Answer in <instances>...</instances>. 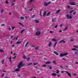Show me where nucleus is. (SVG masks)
I'll use <instances>...</instances> for the list:
<instances>
[{
    "instance_id": "obj_1",
    "label": "nucleus",
    "mask_w": 78,
    "mask_h": 78,
    "mask_svg": "<svg viewBox=\"0 0 78 78\" xmlns=\"http://www.w3.org/2000/svg\"><path fill=\"white\" fill-rule=\"evenodd\" d=\"M24 66H25V64H23V62H20L17 66V67L18 69H20L21 67H23Z\"/></svg>"
},
{
    "instance_id": "obj_2",
    "label": "nucleus",
    "mask_w": 78,
    "mask_h": 78,
    "mask_svg": "<svg viewBox=\"0 0 78 78\" xmlns=\"http://www.w3.org/2000/svg\"><path fill=\"white\" fill-rule=\"evenodd\" d=\"M68 53H61L60 54V57H62V56H67V55H68Z\"/></svg>"
},
{
    "instance_id": "obj_3",
    "label": "nucleus",
    "mask_w": 78,
    "mask_h": 78,
    "mask_svg": "<svg viewBox=\"0 0 78 78\" xmlns=\"http://www.w3.org/2000/svg\"><path fill=\"white\" fill-rule=\"evenodd\" d=\"M36 36H39L41 34V31L38 30L37 31L35 34Z\"/></svg>"
},
{
    "instance_id": "obj_4",
    "label": "nucleus",
    "mask_w": 78,
    "mask_h": 78,
    "mask_svg": "<svg viewBox=\"0 0 78 78\" xmlns=\"http://www.w3.org/2000/svg\"><path fill=\"white\" fill-rule=\"evenodd\" d=\"M47 12L44 11L43 14V17H45V16H46V13Z\"/></svg>"
},
{
    "instance_id": "obj_5",
    "label": "nucleus",
    "mask_w": 78,
    "mask_h": 78,
    "mask_svg": "<svg viewBox=\"0 0 78 78\" xmlns=\"http://www.w3.org/2000/svg\"><path fill=\"white\" fill-rule=\"evenodd\" d=\"M44 6H48V4L46 2H44Z\"/></svg>"
},
{
    "instance_id": "obj_6",
    "label": "nucleus",
    "mask_w": 78,
    "mask_h": 78,
    "mask_svg": "<svg viewBox=\"0 0 78 78\" xmlns=\"http://www.w3.org/2000/svg\"><path fill=\"white\" fill-rule=\"evenodd\" d=\"M66 73H67L69 76L70 77H71V74H70V73H69L67 72V71H66Z\"/></svg>"
},
{
    "instance_id": "obj_7",
    "label": "nucleus",
    "mask_w": 78,
    "mask_h": 78,
    "mask_svg": "<svg viewBox=\"0 0 78 78\" xmlns=\"http://www.w3.org/2000/svg\"><path fill=\"white\" fill-rule=\"evenodd\" d=\"M59 42L60 43H62V42H63V43H65V42H66V41H64V40H63L62 41H60Z\"/></svg>"
},
{
    "instance_id": "obj_8",
    "label": "nucleus",
    "mask_w": 78,
    "mask_h": 78,
    "mask_svg": "<svg viewBox=\"0 0 78 78\" xmlns=\"http://www.w3.org/2000/svg\"><path fill=\"white\" fill-rule=\"evenodd\" d=\"M35 23H39V20H35Z\"/></svg>"
},
{
    "instance_id": "obj_9",
    "label": "nucleus",
    "mask_w": 78,
    "mask_h": 78,
    "mask_svg": "<svg viewBox=\"0 0 78 78\" xmlns=\"http://www.w3.org/2000/svg\"><path fill=\"white\" fill-rule=\"evenodd\" d=\"M52 41H53L54 42H56L57 41V40H56L55 38H53L52 39H51Z\"/></svg>"
},
{
    "instance_id": "obj_10",
    "label": "nucleus",
    "mask_w": 78,
    "mask_h": 78,
    "mask_svg": "<svg viewBox=\"0 0 78 78\" xmlns=\"http://www.w3.org/2000/svg\"><path fill=\"white\" fill-rule=\"evenodd\" d=\"M70 5H76V4L73 2H72L70 3Z\"/></svg>"
},
{
    "instance_id": "obj_11",
    "label": "nucleus",
    "mask_w": 78,
    "mask_h": 78,
    "mask_svg": "<svg viewBox=\"0 0 78 78\" xmlns=\"http://www.w3.org/2000/svg\"><path fill=\"white\" fill-rule=\"evenodd\" d=\"M54 53H55L56 55H59V54L58 53V52L56 51H54Z\"/></svg>"
},
{
    "instance_id": "obj_12",
    "label": "nucleus",
    "mask_w": 78,
    "mask_h": 78,
    "mask_svg": "<svg viewBox=\"0 0 78 78\" xmlns=\"http://www.w3.org/2000/svg\"><path fill=\"white\" fill-rule=\"evenodd\" d=\"M51 42H49V44H48V46L49 47H51Z\"/></svg>"
},
{
    "instance_id": "obj_13",
    "label": "nucleus",
    "mask_w": 78,
    "mask_h": 78,
    "mask_svg": "<svg viewBox=\"0 0 78 78\" xmlns=\"http://www.w3.org/2000/svg\"><path fill=\"white\" fill-rule=\"evenodd\" d=\"M11 59H12V57H10V58H9V59L10 62L12 63V61L11 60Z\"/></svg>"
},
{
    "instance_id": "obj_14",
    "label": "nucleus",
    "mask_w": 78,
    "mask_h": 78,
    "mask_svg": "<svg viewBox=\"0 0 78 78\" xmlns=\"http://www.w3.org/2000/svg\"><path fill=\"white\" fill-rule=\"evenodd\" d=\"M52 75L54 76H56V74L53 73H52Z\"/></svg>"
},
{
    "instance_id": "obj_15",
    "label": "nucleus",
    "mask_w": 78,
    "mask_h": 78,
    "mask_svg": "<svg viewBox=\"0 0 78 78\" xmlns=\"http://www.w3.org/2000/svg\"><path fill=\"white\" fill-rule=\"evenodd\" d=\"M19 69H20L18 68L16 69H15V71H16V72H18V71H19Z\"/></svg>"
},
{
    "instance_id": "obj_16",
    "label": "nucleus",
    "mask_w": 78,
    "mask_h": 78,
    "mask_svg": "<svg viewBox=\"0 0 78 78\" xmlns=\"http://www.w3.org/2000/svg\"><path fill=\"white\" fill-rule=\"evenodd\" d=\"M25 30H21V32H20V33L21 34H22V33H23V31H25Z\"/></svg>"
},
{
    "instance_id": "obj_17",
    "label": "nucleus",
    "mask_w": 78,
    "mask_h": 78,
    "mask_svg": "<svg viewBox=\"0 0 78 78\" xmlns=\"http://www.w3.org/2000/svg\"><path fill=\"white\" fill-rule=\"evenodd\" d=\"M51 63V62H47L46 64H50Z\"/></svg>"
},
{
    "instance_id": "obj_18",
    "label": "nucleus",
    "mask_w": 78,
    "mask_h": 78,
    "mask_svg": "<svg viewBox=\"0 0 78 78\" xmlns=\"http://www.w3.org/2000/svg\"><path fill=\"white\" fill-rule=\"evenodd\" d=\"M48 67H49V69H50L51 70V69H52V67H51V66L50 65H48Z\"/></svg>"
},
{
    "instance_id": "obj_19",
    "label": "nucleus",
    "mask_w": 78,
    "mask_h": 78,
    "mask_svg": "<svg viewBox=\"0 0 78 78\" xmlns=\"http://www.w3.org/2000/svg\"><path fill=\"white\" fill-rule=\"evenodd\" d=\"M28 44H29V42L28 41L26 44L25 45V47H27V45H28Z\"/></svg>"
},
{
    "instance_id": "obj_20",
    "label": "nucleus",
    "mask_w": 78,
    "mask_h": 78,
    "mask_svg": "<svg viewBox=\"0 0 78 78\" xmlns=\"http://www.w3.org/2000/svg\"><path fill=\"white\" fill-rule=\"evenodd\" d=\"M19 24L21 25L22 26H23V27H24V25H23L22 23L20 22L19 23Z\"/></svg>"
},
{
    "instance_id": "obj_21",
    "label": "nucleus",
    "mask_w": 78,
    "mask_h": 78,
    "mask_svg": "<svg viewBox=\"0 0 78 78\" xmlns=\"http://www.w3.org/2000/svg\"><path fill=\"white\" fill-rule=\"evenodd\" d=\"M60 11V10H58L56 12V14H58V13H59Z\"/></svg>"
},
{
    "instance_id": "obj_22",
    "label": "nucleus",
    "mask_w": 78,
    "mask_h": 78,
    "mask_svg": "<svg viewBox=\"0 0 78 78\" xmlns=\"http://www.w3.org/2000/svg\"><path fill=\"white\" fill-rule=\"evenodd\" d=\"M21 43V42H20L19 41H17L16 43V44H20Z\"/></svg>"
},
{
    "instance_id": "obj_23",
    "label": "nucleus",
    "mask_w": 78,
    "mask_h": 78,
    "mask_svg": "<svg viewBox=\"0 0 78 78\" xmlns=\"http://www.w3.org/2000/svg\"><path fill=\"white\" fill-rule=\"evenodd\" d=\"M40 14L39 15L40 16H41V17L42 16V12H39Z\"/></svg>"
},
{
    "instance_id": "obj_24",
    "label": "nucleus",
    "mask_w": 78,
    "mask_h": 78,
    "mask_svg": "<svg viewBox=\"0 0 78 78\" xmlns=\"http://www.w3.org/2000/svg\"><path fill=\"white\" fill-rule=\"evenodd\" d=\"M66 16L67 17V19H69L70 16H69V14H68L66 15Z\"/></svg>"
},
{
    "instance_id": "obj_25",
    "label": "nucleus",
    "mask_w": 78,
    "mask_h": 78,
    "mask_svg": "<svg viewBox=\"0 0 78 78\" xmlns=\"http://www.w3.org/2000/svg\"><path fill=\"white\" fill-rule=\"evenodd\" d=\"M26 59L27 60V61H29L30 59V57H28L27 58H26Z\"/></svg>"
},
{
    "instance_id": "obj_26",
    "label": "nucleus",
    "mask_w": 78,
    "mask_h": 78,
    "mask_svg": "<svg viewBox=\"0 0 78 78\" xmlns=\"http://www.w3.org/2000/svg\"><path fill=\"white\" fill-rule=\"evenodd\" d=\"M20 19H21V20H24V17L22 16H21Z\"/></svg>"
},
{
    "instance_id": "obj_27",
    "label": "nucleus",
    "mask_w": 78,
    "mask_h": 78,
    "mask_svg": "<svg viewBox=\"0 0 78 78\" xmlns=\"http://www.w3.org/2000/svg\"><path fill=\"white\" fill-rule=\"evenodd\" d=\"M23 59H27V57H26V56H25V55H24L23 56Z\"/></svg>"
},
{
    "instance_id": "obj_28",
    "label": "nucleus",
    "mask_w": 78,
    "mask_h": 78,
    "mask_svg": "<svg viewBox=\"0 0 78 78\" xmlns=\"http://www.w3.org/2000/svg\"><path fill=\"white\" fill-rule=\"evenodd\" d=\"M50 13H51V12H49L48 13V14H47L46 15V16H49V15H50Z\"/></svg>"
},
{
    "instance_id": "obj_29",
    "label": "nucleus",
    "mask_w": 78,
    "mask_h": 78,
    "mask_svg": "<svg viewBox=\"0 0 78 78\" xmlns=\"http://www.w3.org/2000/svg\"><path fill=\"white\" fill-rule=\"evenodd\" d=\"M32 63H31L28 64H27V66H30L31 65H32Z\"/></svg>"
},
{
    "instance_id": "obj_30",
    "label": "nucleus",
    "mask_w": 78,
    "mask_h": 78,
    "mask_svg": "<svg viewBox=\"0 0 78 78\" xmlns=\"http://www.w3.org/2000/svg\"><path fill=\"white\" fill-rule=\"evenodd\" d=\"M78 52H76L74 53V54L75 55V56H77L76 54H78Z\"/></svg>"
},
{
    "instance_id": "obj_31",
    "label": "nucleus",
    "mask_w": 78,
    "mask_h": 78,
    "mask_svg": "<svg viewBox=\"0 0 78 78\" xmlns=\"http://www.w3.org/2000/svg\"><path fill=\"white\" fill-rule=\"evenodd\" d=\"M0 52L3 53V49H0Z\"/></svg>"
},
{
    "instance_id": "obj_32",
    "label": "nucleus",
    "mask_w": 78,
    "mask_h": 78,
    "mask_svg": "<svg viewBox=\"0 0 78 78\" xmlns=\"http://www.w3.org/2000/svg\"><path fill=\"white\" fill-rule=\"evenodd\" d=\"M5 3L6 4H8L9 2H8V0H6L5 1Z\"/></svg>"
},
{
    "instance_id": "obj_33",
    "label": "nucleus",
    "mask_w": 78,
    "mask_h": 78,
    "mask_svg": "<svg viewBox=\"0 0 78 78\" xmlns=\"http://www.w3.org/2000/svg\"><path fill=\"white\" fill-rule=\"evenodd\" d=\"M35 50H38V49H39V47H35Z\"/></svg>"
},
{
    "instance_id": "obj_34",
    "label": "nucleus",
    "mask_w": 78,
    "mask_h": 78,
    "mask_svg": "<svg viewBox=\"0 0 78 78\" xmlns=\"http://www.w3.org/2000/svg\"><path fill=\"white\" fill-rule=\"evenodd\" d=\"M49 33H51V34H53V31L51 30V31H50Z\"/></svg>"
},
{
    "instance_id": "obj_35",
    "label": "nucleus",
    "mask_w": 78,
    "mask_h": 78,
    "mask_svg": "<svg viewBox=\"0 0 78 78\" xmlns=\"http://www.w3.org/2000/svg\"><path fill=\"white\" fill-rule=\"evenodd\" d=\"M68 28V27L66 26L65 27V28L64 29V30H67Z\"/></svg>"
},
{
    "instance_id": "obj_36",
    "label": "nucleus",
    "mask_w": 78,
    "mask_h": 78,
    "mask_svg": "<svg viewBox=\"0 0 78 78\" xmlns=\"http://www.w3.org/2000/svg\"><path fill=\"white\" fill-rule=\"evenodd\" d=\"M74 11V10H71V11H70L69 13L70 14H71V13H72V12H73Z\"/></svg>"
},
{
    "instance_id": "obj_37",
    "label": "nucleus",
    "mask_w": 78,
    "mask_h": 78,
    "mask_svg": "<svg viewBox=\"0 0 78 78\" xmlns=\"http://www.w3.org/2000/svg\"><path fill=\"white\" fill-rule=\"evenodd\" d=\"M76 14V12L74 11L73 12V15H75Z\"/></svg>"
},
{
    "instance_id": "obj_38",
    "label": "nucleus",
    "mask_w": 78,
    "mask_h": 78,
    "mask_svg": "<svg viewBox=\"0 0 78 78\" xmlns=\"http://www.w3.org/2000/svg\"><path fill=\"white\" fill-rule=\"evenodd\" d=\"M1 13H3V9H1Z\"/></svg>"
},
{
    "instance_id": "obj_39",
    "label": "nucleus",
    "mask_w": 78,
    "mask_h": 78,
    "mask_svg": "<svg viewBox=\"0 0 78 78\" xmlns=\"http://www.w3.org/2000/svg\"><path fill=\"white\" fill-rule=\"evenodd\" d=\"M42 66L43 67H46L47 66V65H42Z\"/></svg>"
},
{
    "instance_id": "obj_40",
    "label": "nucleus",
    "mask_w": 78,
    "mask_h": 78,
    "mask_svg": "<svg viewBox=\"0 0 78 78\" xmlns=\"http://www.w3.org/2000/svg\"><path fill=\"white\" fill-rule=\"evenodd\" d=\"M4 75H5V74L2 73L1 75V77H3V76H4Z\"/></svg>"
},
{
    "instance_id": "obj_41",
    "label": "nucleus",
    "mask_w": 78,
    "mask_h": 78,
    "mask_svg": "<svg viewBox=\"0 0 78 78\" xmlns=\"http://www.w3.org/2000/svg\"><path fill=\"white\" fill-rule=\"evenodd\" d=\"M70 41L71 42H73V41H74V40H73V39H71L70 40Z\"/></svg>"
},
{
    "instance_id": "obj_42",
    "label": "nucleus",
    "mask_w": 78,
    "mask_h": 78,
    "mask_svg": "<svg viewBox=\"0 0 78 78\" xmlns=\"http://www.w3.org/2000/svg\"><path fill=\"white\" fill-rule=\"evenodd\" d=\"M53 63H54L55 65H56V62H55V61H53Z\"/></svg>"
},
{
    "instance_id": "obj_43",
    "label": "nucleus",
    "mask_w": 78,
    "mask_h": 78,
    "mask_svg": "<svg viewBox=\"0 0 78 78\" xmlns=\"http://www.w3.org/2000/svg\"><path fill=\"white\" fill-rule=\"evenodd\" d=\"M34 66H36V65H37V63H34L33 64Z\"/></svg>"
},
{
    "instance_id": "obj_44",
    "label": "nucleus",
    "mask_w": 78,
    "mask_h": 78,
    "mask_svg": "<svg viewBox=\"0 0 78 78\" xmlns=\"http://www.w3.org/2000/svg\"><path fill=\"white\" fill-rule=\"evenodd\" d=\"M33 7H32L31 9L29 10V11H31L33 10Z\"/></svg>"
},
{
    "instance_id": "obj_45",
    "label": "nucleus",
    "mask_w": 78,
    "mask_h": 78,
    "mask_svg": "<svg viewBox=\"0 0 78 78\" xmlns=\"http://www.w3.org/2000/svg\"><path fill=\"white\" fill-rule=\"evenodd\" d=\"M34 17H35V15H33L32 16V19H33L34 18Z\"/></svg>"
},
{
    "instance_id": "obj_46",
    "label": "nucleus",
    "mask_w": 78,
    "mask_h": 78,
    "mask_svg": "<svg viewBox=\"0 0 78 78\" xmlns=\"http://www.w3.org/2000/svg\"><path fill=\"white\" fill-rule=\"evenodd\" d=\"M33 2V0H30L29 1V2H30V3H31L32 2Z\"/></svg>"
},
{
    "instance_id": "obj_47",
    "label": "nucleus",
    "mask_w": 78,
    "mask_h": 78,
    "mask_svg": "<svg viewBox=\"0 0 78 78\" xmlns=\"http://www.w3.org/2000/svg\"><path fill=\"white\" fill-rule=\"evenodd\" d=\"M14 5V3H12L11 5V6H13Z\"/></svg>"
},
{
    "instance_id": "obj_48",
    "label": "nucleus",
    "mask_w": 78,
    "mask_h": 78,
    "mask_svg": "<svg viewBox=\"0 0 78 78\" xmlns=\"http://www.w3.org/2000/svg\"><path fill=\"white\" fill-rule=\"evenodd\" d=\"M72 19V16H69V19Z\"/></svg>"
},
{
    "instance_id": "obj_49",
    "label": "nucleus",
    "mask_w": 78,
    "mask_h": 78,
    "mask_svg": "<svg viewBox=\"0 0 78 78\" xmlns=\"http://www.w3.org/2000/svg\"><path fill=\"white\" fill-rule=\"evenodd\" d=\"M57 77H59V76H61V75H57Z\"/></svg>"
},
{
    "instance_id": "obj_50",
    "label": "nucleus",
    "mask_w": 78,
    "mask_h": 78,
    "mask_svg": "<svg viewBox=\"0 0 78 78\" xmlns=\"http://www.w3.org/2000/svg\"><path fill=\"white\" fill-rule=\"evenodd\" d=\"M12 30H14V28H15V27H12Z\"/></svg>"
},
{
    "instance_id": "obj_51",
    "label": "nucleus",
    "mask_w": 78,
    "mask_h": 78,
    "mask_svg": "<svg viewBox=\"0 0 78 78\" xmlns=\"http://www.w3.org/2000/svg\"><path fill=\"white\" fill-rule=\"evenodd\" d=\"M59 33H62V30H60L59 31Z\"/></svg>"
},
{
    "instance_id": "obj_52",
    "label": "nucleus",
    "mask_w": 78,
    "mask_h": 78,
    "mask_svg": "<svg viewBox=\"0 0 78 78\" xmlns=\"http://www.w3.org/2000/svg\"><path fill=\"white\" fill-rule=\"evenodd\" d=\"M76 50V48H72V50Z\"/></svg>"
},
{
    "instance_id": "obj_53",
    "label": "nucleus",
    "mask_w": 78,
    "mask_h": 78,
    "mask_svg": "<svg viewBox=\"0 0 78 78\" xmlns=\"http://www.w3.org/2000/svg\"><path fill=\"white\" fill-rule=\"evenodd\" d=\"M44 60H47V59H48L47 58H44Z\"/></svg>"
},
{
    "instance_id": "obj_54",
    "label": "nucleus",
    "mask_w": 78,
    "mask_h": 78,
    "mask_svg": "<svg viewBox=\"0 0 78 78\" xmlns=\"http://www.w3.org/2000/svg\"><path fill=\"white\" fill-rule=\"evenodd\" d=\"M16 58V56H15V57H13L12 58H13V59H15V58Z\"/></svg>"
},
{
    "instance_id": "obj_55",
    "label": "nucleus",
    "mask_w": 78,
    "mask_h": 78,
    "mask_svg": "<svg viewBox=\"0 0 78 78\" xmlns=\"http://www.w3.org/2000/svg\"><path fill=\"white\" fill-rule=\"evenodd\" d=\"M57 72H56V73H59V71L58 70H57Z\"/></svg>"
},
{
    "instance_id": "obj_56",
    "label": "nucleus",
    "mask_w": 78,
    "mask_h": 78,
    "mask_svg": "<svg viewBox=\"0 0 78 78\" xmlns=\"http://www.w3.org/2000/svg\"><path fill=\"white\" fill-rule=\"evenodd\" d=\"M51 3V2H49L48 3V5L49 4H50Z\"/></svg>"
},
{
    "instance_id": "obj_57",
    "label": "nucleus",
    "mask_w": 78,
    "mask_h": 78,
    "mask_svg": "<svg viewBox=\"0 0 78 78\" xmlns=\"http://www.w3.org/2000/svg\"><path fill=\"white\" fill-rule=\"evenodd\" d=\"M62 24H61L60 25V27H62Z\"/></svg>"
},
{
    "instance_id": "obj_58",
    "label": "nucleus",
    "mask_w": 78,
    "mask_h": 78,
    "mask_svg": "<svg viewBox=\"0 0 78 78\" xmlns=\"http://www.w3.org/2000/svg\"><path fill=\"white\" fill-rule=\"evenodd\" d=\"M58 27V25H57L56 26H55V28H56Z\"/></svg>"
},
{
    "instance_id": "obj_59",
    "label": "nucleus",
    "mask_w": 78,
    "mask_h": 78,
    "mask_svg": "<svg viewBox=\"0 0 78 78\" xmlns=\"http://www.w3.org/2000/svg\"><path fill=\"white\" fill-rule=\"evenodd\" d=\"M67 8H70V6H69V5H67Z\"/></svg>"
},
{
    "instance_id": "obj_60",
    "label": "nucleus",
    "mask_w": 78,
    "mask_h": 78,
    "mask_svg": "<svg viewBox=\"0 0 78 78\" xmlns=\"http://www.w3.org/2000/svg\"><path fill=\"white\" fill-rule=\"evenodd\" d=\"M73 47H76V48H78V47L76 46H74Z\"/></svg>"
},
{
    "instance_id": "obj_61",
    "label": "nucleus",
    "mask_w": 78,
    "mask_h": 78,
    "mask_svg": "<svg viewBox=\"0 0 78 78\" xmlns=\"http://www.w3.org/2000/svg\"><path fill=\"white\" fill-rule=\"evenodd\" d=\"M57 42H55L54 44V45H56L57 44Z\"/></svg>"
},
{
    "instance_id": "obj_62",
    "label": "nucleus",
    "mask_w": 78,
    "mask_h": 78,
    "mask_svg": "<svg viewBox=\"0 0 78 78\" xmlns=\"http://www.w3.org/2000/svg\"><path fill=\"white\" fill-rule=\"evenodd\" d=\"M18 37H18V36H17V37L16 38V40H17V39H18Z\"/></svg>"
},
{
    "instance_id": "obj_63",
    "label": "nucleus",
    "mask_w": 78,
    "mask_h": 78,
    "mask_svg": "<svg viewBox=\"0 0 78 78\" xmlns=\"http://www.w3.org/2000/svg\"><path fill=\"white\" fill-rule=\"evenodd\" d=\"M39 55H43V53H40V54H39Z\"/></svg>"
},
{
    "instance_id": "obj_64",
    "label": "nucleus",
    "mask_w": 78,
    "mask_h": 78,
    "mask_svg": "<svg viewBox=\"0 0 78 78\" xmlns=\"http://www.w3.org/2000/svg\"><path fill=\"white\" fill-rule=\"evenodd\" d=\"M73 75H74V76L76 75V74H75V73L73 74Z\"/></svg>"
}]
</instances>
